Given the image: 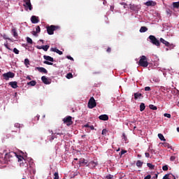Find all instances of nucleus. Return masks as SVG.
<instances>
[{
    "instance_id": "1",
    "label": "nucleus",
    "mask_w": 179,
    "mask_h": 179,
    "mask_svg": "<svg viewBox=\"0 0 179 179\" xmlns=\"http://www.w3.org/2000/svg\"><path fill=\"white\" fill-rule=\"evenodd\" d=\"M13 157H17L18 162H22L23 160V157L16 154L15 152H11L5 155V157H0V164H6L8 162H12Z\"/></svg>"
},
{
    "instance_id": "2",
    "label": "nucleus",
    "mask_w": 179,
    "mask_h": 179,
    "mask_svg": "<svg viewBox=\"0 0 179 179\" xmlns=\"http://www.w3.org/2000/svg\"><path fill=\"white\" fill-rule=\"evenodd\" d=\"M139 66H142L143 68H148L149 65V62H148V58L145 55H142L140 57V59L138 61Z\"/></svg>"
},
{
    "instance_id": "3",
    "label": "nucleus",
    "mask_w": 179,
    "mask_h": 179,
    "mask_svg": "<svg viewBox=\"0 0 179 179\" xmlns=\"http://www.w3.org/2000/svg\"><path fill=\"white\" fill-rule=\"evenodd\" d=\"M46 29H47L48 34H49L50 36H52V34H54V31H55V30L59 29V26L50 25L49 27H47Z\"/></svg>"
},
{
    "instance_id": "4",
    "label": "nucleus",
    "mask_w": 179,
    "mask_h": 179,
    "mask_svg": "<svg viewBox=\"0 0 179 179\" xmlns=\"http://www.w3.org/2000/svg\"><path fill=\"white\" fill-rule=\"evenodd\" d=\"M148 38L150 40V43L157 47H160V41L156 38V36L150 35Z\"/></svg>"
},
{
    "instance_id": "5",
    "label": "nucleus",
    "mask_w": 179,
    "mask_h": 179,
    "mask_svg": "<svg viewBox=\"0 0 179 179\" xmlns=\"http://www.w3.org/2000/svg\"><path fill=\"white\" fill-rule=\"evenodd\" d=\"M24 3L23 6L27 10H33V6H31V1L30 0H23Z\"/></svg>"
},
{
    "instance_id": "6",
    "label": "nucleus",
    "mask_w": 179,
    "mask_h": 179,
    "mask_svg": "<svg viewBox=\"0 0 179 179\" xmlns=\"http://www.w3.org/2000/svg\"><path fill=\"white\" fill-rule=\"evenodd\" d=\"M96 106H97L96 100L94 99V97L92 96L88 101L87 107L88 108H94Z\"/></svg>"
},
{
    "instance_id": "7",
    "label": "nucleus",
    "mask_w": 179,
    "mask_h": 179,
    "mask_svg": "<svg viewBox=\"0 0 179 179\" xmlns=\"http://www.w3.org/2000/svg\"><path fill=\"white\" fill-rule=\"evenodd\" d=\"M3 78L5 80H9V79L15 78V73L9 71L3 74Z\"/></svg>"
},
{
    "instance_id": "8",
    "label": "nucleus",
    "mask_w": 179,
    "mask_h": 179,
    "mask_svg": "<svg viewBox=\"0 0 179 179\" xmlns=\"http://www.w3.org/2000/svg\"><path fill=\"white\" fill-rule=\"evenodd\" d=\"M63 122L64 124H66L67 127H71L72 124H73V122H72V117L67 116L63 119Z\"/></svg>"
},
{
    "instance_id": "9",
    "label": "nucleus",
    "mask_w": 179,
    "mask_h": 179,
    "mask_svg": "<svg viewBox=\"0 0 179 179\" xmlns=\"http://www.w3.org/2000/svg\"><path fill=\"white\" fill-rule=\"evenodd\" d=\"M79 164H80V166H81V167H84V166H86L87 167H88V166H89L87 160H86L83 158L80 159Z\"/></svg>"
},
{
    "instance_id": "10",
    "label": "nucleus",
    "mask_w": 179,
    "mask_h": 179,
    "mask_svg": "<svg viewBox=\"0 0 179 179\" xmlns=\"http://www.w3.org/2000/svg\"><path fill=\"white\" fill-rule=\"evenodd\" d=\"M21 162H22L20 163V167H22V169H27V167H29V164H27V162L26 161V159H24V158H23Z\"/></svg>"
},
{
    "instance_id": "11",
    "label": "nucleus",
    "mask_w": 179,
    "mask_h": 179,
    "mask_svg": "<svg viewBox=\"0 0 179 179\" xmlns=\"http://www.w3.org/2000/svg\"><path fill=\"white\" fill-rule=\"evenodd\" d=\"M41 80L45 85H50L51 84V81L50 80H48V78H47V77H45V76H43L41 77Z\"/></svg>"
},
{
    "instance_id": "12",
    "label": "nucleus",
    "mask_w": 179,
    "mask_h": 179,
    "mask_svg": "<svg viewBox=\"0 0 179 179\" xmlns=\"http://www.w3.org/2000/svg\"><path fill=\"white\" fill-rule=\"evenodd\" d=\"M37 71L41 73H48V71L44 67H36Z\"/></svg>"
},
{
    "instance_id": "13",
    "label": "nucleus",
    "mask_w": 179,
    "mask_h": 179,
    "mask_svg": "<svg viewBox=\"0 0 179 179\" xmlns=\"http://www.w3.org/2000/svg\"><path fill=\"white\" fill-rule=\"evenodd\" d=\"M8 85L11 86L13 89H17V82L16 81H11L8 83Z\"/></svg>"
},
{
    "instance_id": "14",
    "label": "nucleus",
    "mask_w": 179,
    "mask_h": 179,
    "mask_svg": "<svg viewBox=\"0 0 179 179\" xmlns=\"http://www.w3.org/2000/svg\"><path fill=\"white\" fill-rule=\"evenodd\" d=\"M138 99H143V95L139 92L134 93V99L138 100Z\"/></svg>"
},
{
    "instance_id": "15",
    "label": "nucleus",
    "mask_w": 179,
    "mask_h": 179,
    "mask_svg": "<svg viewBox=\"0 0 179 179\" xmlns=\"http://www.w3.org/2000/svg\"><path fill=\"white\" fill-rule=\"evenodd\" d=\"M50 134L52 136H48V141H50V142H52V141H54L57 138V136H55V134H54V133H52V131H50Z\"/></svg>"
},
{
    "instance_id": "16",
    "label": "nucleus",
    "mask_w": 179,
    "mask_h": 179,
    "mask_svg": "<svg viewBox=\"0 0 179 179\" xmlns=\"http://www.w3.org/2000/svg\"><path fill=\"white\" fill-rule=\"evenodd\" d=\"M31 23H34V24H36V23H38L39 22L38 18H37L36 15H33L31 17Z\"/></svg>"
},
{
    "instance_id": "17",
    "label": "nucleus",
    "mask_w": 179,
    "mask_h": 179,
    "mask_svg": "<svg viewBox=\"0 0 179 179\" xmlns=\"http://www.w3.org/2000/svg\"><path fill=\"white\" fill-rule=\"evenodd\" d=\"M99 120H101V121H108V115H101L99 117Z\"/></svg>"
},
{
    "instance_id": "18",
    "label": "nucleus",
    "mask_w": 179,
    "mask_h": 179,
    "mask_svg": "<svg viewBox=\"0 0 179 179\" xmlns=\"http://www.w3.org/2000/svg\"><path fill=\"white\" fill-rule=\"evenodd\" d=\"M145 4L146 5V6H155L156 2L153 1H148L145 2Z\"/></svg>"
},
{
    "instance_id": "19",
    "label": "nucleus",
    "mask_w": 179,
    "mask_h": 179,
    "mask_svg": "<svg viewBox=\"0 0 179 179\" xmlns=\"http://www.w3.org/2000/svg\"><path fill=\"white\" fill-rule=\"evenodd\" d=\"M160 43H162V44H164L166 47H170V43L169 41L164 40L163 38H160Z\"/></svg>"
},
{
    "instance_id": "20",
    "label": "nucleus",
    "mask_w": 179,
    "mask_h": 179,
    "mask_svg": "<svg viewBox=\"0 0 179 179\" xmlns=\"http://www.w3.org/2000/svg\"><path fill=\"white\" fill-rule=\"evenodd\" d=\"M50 51H52L53 52H57V54H59V55H62V51L58 50L57 48H52L50 49Z\"/></svg>"
},
{
    "instance_id": "21",
    "label": "nucleus",
    "mask_w": 179,
    "mask_h": 179,
    "mask_svg": "<svg viewBox=\"0 0 179 179\" xmlns=\"http://www.w3.org/2000/svg\"><path fill=\"white\" fill-rule=\"evenodd\" d=\"M43 58L48 62L50 61V62H54V58H52L51 56L44 55Z\"/></svg>"
},
{
    "instance_id": "22",
    "label": "nucleus",
    "mask_w": 179,
    "mask_h": 179,
    "mask_svg": "<svg viewBox=\"0 0 179 179\" xmlns=\"http://www.w3.org/2000/svg\"><path fill=\"white\" fill-rule=\"evenodd\" d=\"M129 9H131V10H138V6L134 4H132V3H130L129 5Z\"/></svg>"
},
{
    "instance_id": "23",
    "label": "nucleus",
    "mask_w": 179,
    "mask_h": 179,
    "mask_svg": "<svg viewBox=\"0 0 179 179\" xmlns=\"http://www.w3.org/2000/svg\"><path fill=\"white\" fill-rule=\"evenodd\" d=\"M97 166V162H94V161H92L88 164V167H96Z\"/></svg>"
},
{
    "instance_id": "24",
    "label": "nucleus",
    "mask_w": 179,
    "mask_h": 179,
    "mask_svg": "<svg viewBox=\"0 0 179 179\" xmlns=\"http://www.w3.org/2000/svg\"><path fill=\"white\" fill-rule=\"evenodd\" d=\"M139 31H140V33H145V31H148V27H141Z\"/></svg>"
},
{
    "instance_id": "25",
    "label": "nucleus",
    "mask_w": 179,
    "mask_h": 179,
    "mask_svg": "<svg viewBox=\"0 0 179 179\" xmlns=\"http://www.w3.org/2000/svg\"><path fill=\"white\" fill-rule=\"evenodd\" d=\"M162 145L164 148H168V149H173V148H171V145H170L169 143H163Z\"/></svg>"
},
{
    "instance_id": "26",
    "label": "nucleus",
    "mask_w": 179,
    "mask_h": 179,
    "mask_svg": "<svg viewBox=\"0 0 179 179\" xmlns=\"http://www.w3.org/2000/svg\"><path fill=\"white\" fill-rule=\"evenodd\" d=\"M136 166H137V167H142V166H143V162H141V160H138Z\"/></svg>"
},
{
    "instance_id": "27",
    "label": "nucleus",
    "mask_w": 179,
    "mask_h": 179,
    "mask_svg": "<svg viewBox=\"0 0 179 179\" xmlns=\"http://www.w3.org/2000/svg\"><path fill=\"white\" fill-rule=\"evenodd\" d=\"M36 83H37L36 82V80H31V81L27 83V85H28V86H36Z\"/></svg>"
},
{
    "instance_id": "28",
    "label": "nucleus",
    "mask_w": 179,
    "mask_h": 179,
    "mask_svg": "<svg viewBox=\"0 0 179 179\" xmlns=\"http://www.w3.org/2000/svg\"><path fill=\"white\" fill-rule=\"evenodd\" d=\"M146 106H145V103H141L140 105V111H144Z\"/></svg>"
},
{
    "instance_id": "29",
    "label": "nucleus",
    "mask_w": 179,
    "mask_h": 179,
    "mask_svg": "<svg viewBox=\"0 0 179 179\" xmlns=\"http://www.w3.org/2000/svg\"><path fill=\"white\" fill-rule=\"evenodd\" d=\"M147 166L149 167L150 170H155V165L152 164L151 163H148Z\"/></svg>"
},
{
    "instance_id": "30",
    "label": "nucleus",
    "mask_w": 179,
    "mask_h": 179,
    "mask_svg": "<svg viewBox=\"0 0 179 179\" xmlns=\"http://www.w3.org/2000/svg\"><path fill=\"white\" fill-rule=\"evenodd\" d=\"M158 138H159L160 141H166V138H164V136L162 134H158Z\"/></svg>"
},
{
    "instance_id": "31",
    "label": "nucleus",
    "mask_w": 179,
    "mask_h": 179,
    "mask_svg": "<svg viewBox=\"0 0 179 179\" xmlns=\"http://www.w3.org/2000/svg\"><path fill=\"white\" fill-rule=\"evenodd\" d=\"M48 48H50V45H42V50H43V51H48Z\"/></svg>"
},
{
    "instance_id": "32",
    "label": "nucleus",
    "mask_w": 179,
    "mask_h": 179,
    "mask_svg": "<svg viewBox=\"0 0 179 179\" xmlns=\"http://www.w3.org/2000/svg\"><path fill=\"white\" fill-rule=\"evenodd\" d=\"M24 65L29 68L28 65H30V60L29 59H24Z\"/></svg>"
},
{
    "instance_id": "33",
    "label": "nucleus",
    "mask_w": 179,
    "mask_h": 179,
    "mask_svg": "<svg viewBox=\"0 0 179 179\" xmlns=\"http://www.w3.org/2000/svg\"><path fill=\"white\" fill-rule=\"evenodd\" d=\"M173 8H176V9H178V8H179V1L173 2Z\"/></svg>"
},
{
    "instance_id": "34",
    "label": "nucleus",
    "mask_w": 179,
    "mask_h": 179,
    "mask_svg": "<svg viewBox=\"0 0 179 179\" xmlns=\"http://www.w3.org/2000/svg\"><path fill=\"white\" fill-rule=\"evenodd\" d=\"M12 33H13L14 37H15V38L17 37V32L16 31V29H13Z\"/></svg>"
},
{
    "instance_id": "35",
    "label": "nucleus",
    "mask_w": 179,
    "mask_h": 179,
    "mask_svg": "<svg viewBox=\"0 0 179 179\" xmlns=\"http://www.w3.org/2000/svg\"><path fill=\"white\" fill-rule=\"evenodd\" d=\"M66 78L67 79H72V78H73V75H72L71 73H69L66 74Z\"/></svg>"
},
{
    "instance_id": "36",
    "label": "nucleus",
    "mask_w": 179,
    "mask_h": 179,
    "mask_svg": "<svg viewBox=\"0 0 179 179\" xmlns=\"http://www.w3.org/2000/svg\"><path fill=\"white\" fill-rule=\"evenodd\" d=\"M27 43H28V44H33V40H31L30 37H27Z\"/></svg>"
},
{
    "instance_id": "37",
    "label": "nucleus",
    "mask_w": 179,
    "mask_h": 179,
    "mask_svg": "<svg viewBox=\"0 0 179 179\" xmlns=\"http://www.w3.org/2000/svg\"><path fill=\"white\" fill-rule=\"evenodd\" d=\"M149 107H150V110H157V106H156L155 105H150Z\"/></svg>"
},
{
    "instance_id": "38",
    "label": "nucleus",
    "mask_w": 179,
    "mask_h": 179,
    "mask_svg": "<svg viewBox=\"0 0 179 179\" xmlns=\"http://www.w3.org/2000/svg\"><path fill=\"white\" fill-rule=\"evenodd\" d=\"M122 139L124 141L125 143H127V141H128V138H127L125 133L122 134Z\"/></svg>"
},
{
    "instance_id": "39",
    "label": "nucleus",
    "mask_w": 179,
    "mask_h": 179,
    "mask_svg": "<svg viewBox=\"0 0 179 179\" xmlns=\"http://www.w3.org/2000/svg\"><path fill=\"white\" fill-rule=\"evenodd\" d=\"M54 176H55L54 179H59V175L58 174V172H55L54 173Z\"/></svg>"
},
{
    "instance_id": "40",
    "label": "nucleus",
    "mask_w": 179,
    "mask_h": 179,
    "mask_svg": "<svg viewBox=\"0 0 179 179\" xmlns=\"http://www.w3.org/2000/svg\"><path fill=\"white\" fill-rule=\"evenodd\" d=\"M43 64H45L46 65H54V63L50 62L48 61H44Z\"/></svg>"
},
{
    "instance_id": "41",
    "label": "nucleus",
    "mask_w": 179,
    "mask_h": 179,
    "mask_svg": "<svg viewBox=\"0 0 179 179\" xmlns=\"http://www.w3.org/2000/svg\"><path fill=\"white\" fill-rule=\"evenodd\" d=\"M162 170L164 171H167V170H169V166L167 165H164V166H162Z\"/></svg>"
},
{
    "instance_id": "42",
    "label": "nucleus",
    "mask_w": 179,
    "mask_h": 179,
    "mask_svg": "<svg viewBox=\"0 0 179 179\" xmlns=\"http://www.w3.org/2000/svg\"><path fill=\"white\" fill-rule=\"evenodd\" d=\"M164 117H166V118H171V115L169 113H164Z\"/></svg>"
},
{
    "instance_id": "43",
    "label": "nucleus",
    "mask_w": 179,
    "mask_h": 179,
    "mask_svg": "<svg viewBox=\"0 0 179 179\" xmlns=\"http://www.w3.org/2000/svg\"><path fill=\"white\" fill-rule=\"evenodd\" d=\"M36 33H40L41 31V29L40 28V26H37L36 28Z\"/></svg>"
},
{
    "instance_id": "44",
    "label": "nucleus",
    "mask_w": 179,
    "mask_h": 179,
    "mask_svg": "<svg viewBox=\"0 0 179 179\" xmlns=\"http://www.w3.org/2000/svg\"><path fill=\"white\" fill-rule=\"evenodd\" d=\"M107 132H108L107 129H103L102 130V135H107Z\"/></svg>"
},
{
    "instance_id": "45",
    "label": "nucleus",
    "mask_w": 179,
    "mask_h": 179,
    "mask_svg": "<svg viewBox=\"0 0 179 179\" xmlns=\"http://www.w3.org/2000/svg\"><path fill=\"white\" fill-rule=\"evenodd\" d=\"M13 52L15 53V54H19V50H17V48H15L14 49H13Z\"/></svg>"
},
{
    "instance_id": "46",
    "label": "nucleus",
    "mask_w": 179,
    "mask_h": 179,
    "mask_svg": "<svg viewBox=\"0 0 179 179\" xmlns=\"http://www.w3.org/2000/svg\"><path fill=\"white\" fill-rule=\"evenodd\" d=\"M145 92H150V90H152V89H150V87H145Z\"/></svg>"
},
{
    "instance_id": "47",
    "label": "nucleus",
    "mask_w": 179,
    "mask_h": 179,
    "mask_svg": "<svg viewBox=\"0 0 179 179\" xmlns=\"http://www.w3.org/2000/svg\"><path fill=\"white\" fill-rule=\"evenodd\" d=\"M170 160H171V162H174L176 160V157L174 156H171L170 157Z\"/></svg>"
},
{
    "instance_id": "48",
    "label": "nucleus",
    "mask_w": 179,
    "mask_h": 179,
    "mask_svg": "<svg viewBox=\"0 0 179 179\" xmlns=\"http://www.w3.org/2000/svg\"><path fill=\"white\" fill-rule=\"evenodd\" d=\"M106 178H107V179H111V178H113V175H108V176H106Z\"/></svg>"
},
{
    "instance_id": "49",
    "label": "nucleus",
    "mask_w": 179,
    "mask_h": 179,
    "mask_svg": "<svg viewBox=\"0 0 179 179\" xmlns=\"http://www.w3.org/2000/svg\"><path fill=\"white\" fill-rule=\"evenodd\" d=\"M150 178H152V176L150 175H148L144 178V179H150Z\"/></svg>"
},
{
    "instance_id": "50",
    "label": "nucleus",
    "mask_w": 179,
    "mask_h": 179,
    "mask_svg": "<svg viewBox=\"0 0 179 179\" xmlns=\"http://www.w3.org/2000/svg\"><path fill=\"white\" fill-rule=\"evenodd\" d=\"M169 176H170L169 174H166V175L164 176L163 178H164V179H169Z\"/></svg>"
},
{
    "instance_id": "51",
    "label": "nucleus",
    "mask_w": 179,
    "mask_h": 179,
    "mask_svg": "<svg viewBox=\"0 0 179 179\" xmlns=\"http://www.w3.org/2000/svg\"><path fill=\"white\" fill-rule=\"evenodd\" d=\"M120 153H121L122 155H125V153H127V150H122Z\"/></svg>"
},
{
    "instance_id": "52",
    "label": "nucleus",
    "mask_w": 179,
    "mask_h": 179,
    "mask_svg": "<svg viewBox=\"0 0 179 179\" xmlns=\"http://www.w3.org/2000/svg\"><path fill=\"white\" fill-rule=\"evenodd\" d=\"M145 157H150V154H149V152H145Z\"/></svg>"
},
{
    "instance_id": "53",
    "label": "nucleus",
    "mask_w": 179,
    "mask_h": 179,
    "mask_svg": "<svg viewBox=\"0 0 179 179\" xmlns=\"http://www.w3.org/2000/svg\"><path fill=\"white\" fill-rule=\"evenodd\" d=\"M66 58L68 59H70L71 61H73V58L72 57H71V56H67Z\"/></svg>"
},
{
    "instance_id": "54",
    "label": "nucleus",
    "mask_w": 179,
    "mask_h": 179,
    "mask_svg": "<svg viewBox=\"0 0 179 179\" xmlns=\"http://www.w3.org/2000/svg\"><path fill=\"white\" fill-rule=\"evenodd\" d=\"M36 48H37L38 50H43V45H41V46L37 45V46H36Z\"/></svg>"
},
{
    "instance_id": "55",
    "label": "nucleus",
    "mask_w": 179,
    "mask_h": 179,
    "mask_svg": "<svg viewBox=\"0 0 179 179\" xmlns=\"http://www.w3.org/2000/svg\"><path fill=\"white\" fill-rule=\"evenodd\" d=\"M26 79H27L28 80H31V78L30 77V76H27L26 77Z\"/></svg>"
},
{
    "instance_id": "56",
    "label": "nucleus",
    "mask_w": 179,
    "mask_h": 179,
    "mask_svg": "<svg viewBox=\"0 0 179 179\" xmlns=\"http://www.w3.org/2000/svg\"><path fill=\"white\" fill-rule=\"evenodd\" d=\"M85 128H90V126H89V124H85L84 125Z\"/></svg>"
},
{
    "instance_id": "57",
    "label": "nucleus",
    "mask_w": 179,
    "mask_h": 179,
    "mask_svg": "<svg viewBox=\"0 0 179 179\" xmlns=\"http://www.w3.org/2000/svg\"><path fill=\"white\" fill-rule=\"evenodd\" d=\"M107 52H111V48H108Z\"/></svg>"
},
{
    "instance_id": "58",
    "label": "nucleus",
    "mask_w": 179,
    "mask_h": 179,
    "mask_svg": "<svg viewBox=\"0 0 179 179\" xmlns=\"http://www.w3.org/2000/svg\"><path fill=\"white\" fill-rule=\"evenodd\" d=\"M37 33H38L37 31H34L33 33H32V34H33L34 36H37Z\"/></svg>"
},
{
    "instance_id": "59",
    "label": "nucleus",
    "mask_w": 179,
    "mask_h": 179,
    "mask_svg": "<svg viewBox=\"0 0 179 179\" xmlns=\"http://www.w3.org/2000/svg\"><path fill=\"white\" fill-rule=\"evenodd\" d=\"M121 5H123V6H127V3H122Z\"/></svg>"
},
{
    "instance_id": "60",
    "label": "nucleus",
    "mask_w": 179,
    "mask_h": 179,
    "mask_svg": "<svg viewBox=\"0 0 179 179\" xmlns=\"http://www.w3.org/2000/svg\"><path fill=\"white\" fill-rule=\"evenodd\" d=\"M91 129H94V127L92 126L90 127Z\"/></svg>"
},
{
    "instance_id": "61",
    "label": "nucleus",
    "mask_w": 179,
    "mask_h": 179,
    "mask_svg": "<svg viewBox=\"0 0 179 179\" xmlns=\"http://www.w3.org/2000/svg\"><path fill=\"white\" fill-rule=\"evenodd\" d=\"M15 127H20V124H15Z\"/></svg>"
},
{
    "instance_id": "62",
    "label": "nucleus",
    "mask_w": 179,
    "mask_h": 179,
    "mask_svg": "<svg viewBox=\"0 0 179 179\" xmlns=\"http://www.w3.org/2000/svg\"><path fill=\"white\" fill-rule=\"evenodd\" d=\"M128 6V4L127 6H124V8L126 9V8Z\"/></svg>"
},
{
    "instance_id": "63",
    "label": "nucleus",
    "mask_w": 179,
    "mask_h": 179,
    "mask_svg": "<svg viewBox=\"0 0 179 179\" xmlns=\"http://www.w3.org/2000/svg\"><path fill=\"white\" fill-rule=\"evenodd\" d=\"M6 48H7L8 50H10V49L9 48V47H8V45H6Z\"/></svg>"
},
{
    "instance_id": "64",
    "label": "nucleus",
    "mask_w": 179,
    "mask_h": 179,
    "mask_svg": "<svg viewBox=\"0 0 179 179\" xmlns=\"http://www.w3.org/2000/svg\"><path fill=\"white\" fill-rule=\"evenodd\" d=\"M177 131L179 132V127H177Z\"/></svg>"
}]
</instances>
